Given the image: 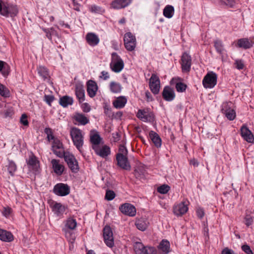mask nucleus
I'll return each instance as SVG.
<instances>
[{
    "mask_svg": "<svg viewBox=\"0 0 254 254\" xmlns=\"http://www.w3.org/2000/svg\"><path fill=\"white\" fill-rule=\"evenodd\" d=\"M70 136L74 145L81 152L84 143V133L79 128L72 127L70 130Z\"/></svg>",
    "mask_w": 254,
    "mask_h": 254,
    "instance_id": "f257e3e1",
    "label": "nucleus"
},
{
    "mask_svg": "<svg viewBox=\"0 0 254 254\" xmlns=\"http://www.w3.org/2000/svg\"><path fill=\"white\" fill-rule=\"evenodd\" d=\"M110 67L113 71L116 73L120 72L124 68V63L116 53L112 54Z\"/></svg>",
    "mask_w": 254,
    "mask_h": 254,
    "instance_id": "f03ea898",
    "label": "nucleus"
},
{
    "mask_svg": "<svg viewBox=\"0 0 254 254\" xmlns=\"http://www.w3.org/2000/svg\"><path fill=\"white\" fill-rule=\"evenodd\" d=\"M124 41L125 47L127 51H132L135 49L136 40L135 36L131 32H127L125 34Z\"/></svg>",
    "mask_w": 254,
    "mask_h": 254,
    "instance_id": "7ed1b4c3",
    "label": "nucleus"
},
{
    "mask_svg": "<svg viewBox=\"0 0 254 254\" xmlns=\"http://www.w3.org/2000/svg\"><path fill=\"white\" fill-rule=\"evenodd\" d=\"M26 163L29 170L34 174L39 172L40 162L38 158L33 154L29 155L26 159Z\"/></svg>",
    "mask_w": 254,
    "mask_h": 254,
    "instance_id": "20e7f679",
    "label": "nucleus"
},
{
    "mask_svg": "<svg viewBox=\"0 0 254 254\" xmlns=\"http://www.w3.org/2000/svg\"><path fill=\"white\" fill-rule=\"evenodd\" d=\"M189 202L187 200L175 204L173 210L174 214L177 216H181L188 211Z\"/></svg>",
    "mask_w": 254,
    "mask_h": 254,
    "instance_id": "39448f33",
    "label": "nucleus"
},
{
    "mask_svg": "<svg viewBox=\"0 0 254 254\" xmlns=\"http://www.w3.org/2000/svg\"><path fill=\"white\" fill-rule=\"evenodd\" d=\"M232 105L231 102H225L221 106L222 112L230 121L234 120L236 116L235 110L231 108Z\"/></svg>",
    "mask_w": 254,
    "mask_h": 254,
    "instance_id": "423d86ee",
    "label": "nucleus"
},
{
    "mask_svg": "<svg viewBox=\"0 0 254 254\" xmlns=\"http://www.w3.org/2000/svg\"><path fill=\"white\" fill-rule=\"evenodd\" d=\"M136 254H156V251L153 247H144L140 242H136L134 245Z\"/></svg>",
    "mask_w": 254,
    "mask_h": 254,
    "instance_id": "0eeeda50",
    "label": "nucleus"
},
{
    "mask_svg": "<svg viewBox=\"0 0 254 254\" xmlns=\"http://www.w3.org/2000/svg\"><path fill=\"white\" fill-rule=\"evenodd\" d=\"M63 157L67 163L68 167L72 172H76L79 170L77 161L74 156L69 152H66Z\"/></svg>",
    "mask_w": 254,
    "mask_h": 254,
    "instance_id": "6e6552de",
    "label": "nucleus"
},
{
    "mask_svg": "<svg viewBox=\"0 0 254 254\" xmlns=\"http://www.w3.org/2000/svg\"><path fill=\"white\" fill-rule=\"evenodd\" d=\"M52 150L54 154L60 158H63L64 154L66 153L64 151L62 142L57 138L54 139V140L53 141Z\"/></svg>",
    "mask_w": 254,
    "mask_h": 254,
    "instance_id": "1a4fd4ad",
    "label": "nucleus"
},
{
    "mask_svg": "<svg viewBox=\"0 0 254 254\" xmlns=\"http://www.w3.org/2000/svg\"><path fill=\"white\" fill-rule=\"evenodd\" d=\"M104 240L106 245L112 248L114 244L113 234L110 226H106L103 229Z\"/></svg>",
    "mask_w": 254,
    "mask_h": 254,
    "instance_id": "9d476101",
    "label": "nucleus"
},
{
    "mask_svg": "<svg viewBox=\"0 0 254 254\" xmlns=\"http://www.w3.org/2000/svg\"><path fill=\"white\" fill-rule=\"evenodd\" d=\"M53 191L59 196H65L69 193L70 188L67 184L59 183L55 186Z\"/></svg>",
    "mask_w": 254,
    "mask_h": 254,
    "instance_id": "9b49d317",
    "label": "nucleus"
},
{
    "mask_svg": "<svg viewBox=\"0 0 254 254\" xmlns=\"http://www.w3.org/2000/svg\"><path fill=\"white\" fill-rule=\"evenodd\" d=\"M119 209L124 214L130 217L134 216L136 213L135 207L131 204L128 203L121 205L119 207Z\"/></svg>",
    "mask_w": 254,
    "mask_h": 254,
    "instance_id": "f8f14e48",
    "label": "nucleus"
},
{
    "mask_svg": "<svg viewBox=\"0 0 254 254\" xmlns=\"http://www.w3.org/2000/svg\"><path fill=\"white\" fill-rule=\"evenodd\" d=\"M149 88L152 92L157 94L160 90V85L159 77L155 74H152L149 80Z\"/></svg>",
    "mask_w": 254,
    "mask_h": 254,
    "instance_id": "ddd939ff",
    "label": "nucleus"
},
{
    "mask_svg": "<svg viewBox=\"0 0 254 254\" xmlns=\"http://www.w3.org/2000/svg\"><path fill=\"white\" fill-rule=\"evenodd\" d=\"M18 12L17 6L11 4H3L2 15L5 17L15 16Z\"/></svg>",
    "mask_w": 254,
    "mask_h": 254,
    "instance_id": "4468645a",
    "label": "nucleus"
},
{
    "mask_svg": "<svg viewBox=\"0 0 254 254\" xmlns=\"http://www.w3.org/2000/svg\"><path fill=\"white\" fill-rule=\"evenodd\" d=\"M93 149L97 155L102 158L107 157L111 153L110 148L106 145L95 146Z\"/></svg>",
    "mask_w": 254,
    "mask_h": 254,
    "instance_id": "2eb2a0df",
    "label": "nucleus"
},
{
    "mask_svg": "<svg viewBox=\"0 0 254 254\" xmlns=\"http://www.w3.org/2000/svg\"><path fill=\"white\" fill-rule=\"evenodd\" d=\"M181 64L183 71L189 72L191 64L190 56L186 53H184L182 56Z\"/></svg>",
    "mask_w": 254,
    "mask_h": 254,
    "instance_id": "dca6fc26",
    "label": "nucleus"
},
{
    "mask_svg": "<svg viewBox=\"0 0 254 254\" xmlns=\"http://www.w3.org/2000/svg\"><path fill=\"white\" fill-rule=\"evenodd\" d=\"M162 95L163 98L168 102L172 101L176 97L174 90L168 86L164 88Z\"/></svg>",
    "mask_w": 254,
    "mask_h": 254,
    "instance_id": "f3484780",
    "label": "nucleus"
},
{
    "mask_svg": "<svg viewBox=\"0 0 254 254\" xmlns=\"http://www.w3.org/2000/svg\"><path fill=\"white\" fill-rule=\"evenodd\" d=\"M131 2V0H114L110 4V7L114 9H120L127 7Z\"/></svg>",
    "mask_w": 254,
    "mask_h": 254,
    "instance_id": "a211bd4d",
    "label": "nucleus"
},
{
    "mask_svg": "<svg viewBox=\"0 0 254 254\" xmlns=\"http://www.w3.org/2000/svg\"><path fill=\"white\" fill-rule=\"evenodd\" d=\"M54 172L58 176H61L64 172V167L59 160L53 159L51 161Z\"/></svg>",
    "mask_w": 254,
    "mask_h": 254,
    "instance_id": "6ab92c4d",
    "label": "nucleus"
},
{
    "mask_svg": "<svg viewBox=\"0 0 254 254\" xmlns=\"http://www.w3.org/2000/svg\"><path fill=\"white\" fill-rule=\"evenodd\" d=\"M117 165L122 169L129 170L130 169V166L128 162L127 156L122 155H116Z\"/></svg>",
    "mask_w": 254,
    "mask_h": 254,
    "instance_id": "aec40b11",
    "label": "nucleus"
},
{
    "mask_svg": "<svg viewBox=\"0 0 254 254\" xmlns=\"http://www.w3.org/2000/svg\"><path fill=\"white\" fill-rule=\"evenodd\" d=\"M136 116L143 122H151L154 119L153 114L144 110H139L137 113Z\"/></svg>",
    "mask_w": 254,
    "mask_h": 254,
    "instance_id": "412c9836",
    "label": "nucleus"
},
{
    "mask_svg": "<svg viewBox=\"0 0 254 254\" xmlns=\"http://www.w3.org/2000/svg\"><path fill=\"white\" fill-rule=\"evenodd\" d=\"M253 45V42L251 40L247 38L239 39L236 42L233 43V45L235 47L245 49L251 48Z\"/></svg>",
    "mask_w": 254,
    "mask_h": 254,
    "instance_id": "4be33fe9",
    "label": "nucleus"
},
{
    "mask_svg": "<svg viewBox=\"0 0 254 254\" xmlns=\"http://www.w3.org/2000/svg\"><path fill=\"white\" fill-rule=\"evenodd\" d=\"M241 134L244 139L249 143H253L254 136L250 130L245 126L241 128Z\"/></svg>",
    "mask_w": 254,
    "mask_h": 254,
    "instance_id": "5701e85b",
    "label": "nucleus"
},
{
    "mask_svg": "<svg viewBox=\"0 0 254 254\" xmlns=\"http://www.w3.org/2000/svg\"><path fill=\"white\" fill-rule=\"evenodd\" d=\"M87 43L91 46L97 45L100 41L98 36L94 33H88L85 37Z\"/></svg>",
    "mask_w": 254,
    "mask_h": 254,
    "instance_id": "b1692460",
    "label": "nucleus"
},
{
    "mask_svg": "<svg viewBox=\"0 0 254 254\" xmlns=\"http://www.w3.org/2000/svg\"><path fill=\"white\" fill-rule=\"evenodd\" d=\"M97 90L98 86L95 81L90 80L87 82V91L90 97H94L96 95Z\"/></svg>",
    "mask_w": 254,
    "mask_h": 254,
    "instance_id": "393cba45",
    "label": "nucleus"
},
{
    "mask_svg": "<svg viewBox=\"0 0 254 254\" xmlns=\"http://www.w3.org/2000/svg\"><path fill=\"white\" fill-rule=\"evenodd\" d=\"M102 140L99 133L94 130H91L90 132V140L92 143V149L96 146H99Z\"/></svg>",
    "mask_w": 254,
    "mask_h": 254,
    "instance_id": "a878e982",
    "label": "nucleus"
},
{
    "mask_svg": "<svg viewBox=\"0 0 254 254\" xmlns=\"http://www.w3.org/2000/svg\"><path fill=\"white\" fill-rule=\"evenodd\" d=\"M127 98L126 96H121L116 98L113 101V106L116 109L123 108L127 103Z\"/></svg>",
    "mask_w": 254,
    "mask_h": 254,
    "instance_id": "bb28decb",
    "label": "nucleus"
},
{
    "mask_svg": "<svg viewBox=\"0 0 254 254\" xmlns=\"http://www.w3.org/2000/svg\"><path fill=\"white\" fill-rule=\"evenodd\" d=\"M217 81V74L212 72H207V88H212L216 84Z\"/></svg>",
    "mask_w": 254,
    "mask_h": 254,
    "instance_id": "cd10ccee",
    "label": "nucleus"
},
{
    "mask_svg": "<svg viewBox=\"0 0 254 254\" xmlns=\"http://www.w3.org/2000/svg\"><path fill=\"white\" fill-rule=\"evenodd\" d=\"M73 119L78 125H85L89 122V119L83 114L76 113L74 114Z\"/></svg>",
    "mask_w": 254,
    "mask_h": 254,
    "instance_id": "c85d7f7f",
    "label": "nucleus"
},
{
    "mask_svg": "<svg viewBox=\"0 0 254 254\" xmlns=\"http://www.w3.org/2000/svg\"><path fill=\"white\" fill-rule=\"evenodd\" d=\"M149 138L156 147L159 148L161 146L162 140L159 135L156 132L151 130L149 132Z\"/></svg>",
    "mask_w": 254,
    "mask_h": 254,
    "instance_id": "c756f323",
    "label": "nucleus"
},
{
    "mask_svg": "<svg viewBox=\"0 0 254 254\" xmlns=\"http://www.w3.org/2000/svg\"><path fill=\"white\" fill-rule=\"evenodd\" d=\"M0 240L3 242H10L13 240V236L9 231L0 229Z\"/></svg>",
    "mask_w": 254,
    "mask_h": 254,
    "instance_id": "7c9ffc66",
    "label": "nucleus"
},
{
    "mask_svg": "<svg viewBox=\"0 0 254 254\" xmlns=\"http://www.w3.org/2000/svg\"><path fill=\"white\" fill-rule=\"evenodd\" d=\"M148 222L145 218H141L137 220L135 222V225L137 228L141 231H144L146 229L148 225Z\"/></svg>",
    "mask_w": 254,
    "mask_h": 254,
    "instance_id": "2f4dec72",
    "label": "nucleus"
},
{
    "mask_svg": "<svg viewBox=\"0 0 254 254\" xmlns=\"http://www.w3.org/2000/svg\"><path fill=\"white\" fill-rule=\"evenodd\" d=\"M75 94L79 102L84 101V90L82 85H77L75 87Z\"/></svg>",
    "mask_w": 254,
    "mask_h": 254,
    "instance_id": "473e14b6",
    "label": "nucleus"
},
{
    "mask_svg": "<svg viewBox=\"0 0 254 254\" xmlns=\"http://www.w3.org/2000/svg\"><path fill=\"white\" fill-rule=\"evenodd\" d=\"M65 210L64 206L60 203H56L53 206V211L59 216L62 215Z\"/></svg>",
    "mask_w": 254,
    "mask_h": 254,
    "instance_id": "72a5a7b5",
    "label": "nucleus"
},
{
    "mask_svg": "<svg viewBox=\"0 0 254 254\" xmlns=\"http://www.w3.org/2000/svg\"><path fill=\"white\" fill-rule=\"evenodd\" d=\"M73 104L72 98L68 96H64L61 98L60 99V104L63 107H66L68 105H71Z\"/></svg>",
    "mask_w": 254,
    "mask_h": 254,
    "instance_id": "f704fd0d",
    "label": "nucleus"
},
{
    "mask_svg": "<svg viewBox=\"0 0 254 254\" xmlns=\"http://www.w3.org/2000/svg\"><path fill=\"white\" fill-rule=\"evenodd\" d=\"M174 14V7L171 5H167L163 9V15L168 18H171Z\"/></svg>",
    "mask_w": 254,
    "mask_h": 254,
    "instance_id": "c9c22d12",
    "label": "nucleus"
},
{
    "mask_svg": "<svg viewBox=\"0 0 254 254\" xmlns=\"http://www.w3.org/2000/svg\"><path fill=\"white\" fill-rule=\"evenodd\" d=\"M159 248L165 254H168L170 250V243L167 240H162L159 246Z\"/></svg>",
    "mask_w": 254,
    "mask_h": 254,
    "instance_id": "e433bc0d",
    "label": "nucleus"
},
{
    "mask_svg": "<svg viewBox=\"0 0 254 254\" xmlns=\"http://www.w3.org/2000/svg\"><path fill=\"white\" fill-rule=\"evenodd\" d=\"M122 88V86L119 83L112 81L110 84V89L113 93H120Z\"/></svg>",
    "mask_w": 254,
    "mask_h": 254,
    "instance_id": "4c0bfd02",
    "label": "nucleus"
},
{
    "mask_svg": "<svg viewBox=\"0 0 254 254\" xmlns=\"http://www.w3.org/2000/svg\"><path fill=\"white\" fill-rule=\"evenodd\" d=\"M65 227L70 230H74L77 225L76 221L73 218H68L67 219L65 223Z\"/></svg>",
    "mask_w": 254,
    "mask_h": 254,
    "instance_id": "58836bf2",
    "label": "nucleus"
},
{
    "mask_svg": "<svg viewBox=\"0 0 254 254\" xmlns=\"http://www.w3.org/2000/svg\"><path fill=\"white\" fill-rule=\"evenodd\" d=\"M90 11L92 13L102 14L105 12V9L99 6L96 5H92L89 7Z\"/></svg>",
    "mask_w": 254,
    "mask_h": 254,
    "instance_id": "ea45409f",
    "label": "nucleus"
},
{
    "mask_svg": "<svg viewBox=\"0 0 254 254\" xmlns=\"http://www.w3.org/2000/svg\"><path fill=\"white\" fill-rule=\"evenodd\" d=\"M0 95L3 97H8L10 96V91L9 89L4 85L0 83Z\"/></svg>",
    "mask_w": 254,
    "mask_h": 254,
    "instance_id": "a19ab883",
    "label": "nucleus"
},
{
    "mask_svg": "<svg viewBox=\"0 0 254 254\" xmlns=\"http://www.w3.org/2000/svg\"><path fill=\"white\" fill-rule=\"evenodd\" d=\"M7 169L9 174L11 176H13L14 173L17 170V166L15 163L11 160H8V164L7 165Z\"/></svg>",
    "mask_w": 254,
    "mask_h": 254,
    "instance_id": "79ce46f5",
    "label": "nucleus"
},
{
    "mask_svg": "<svg viewBox=\"0 0 254 254\" xmlns=\"http://www.w3.org/2000/svg\"><path fill=\"white\" fill-rule=\"evenodd\" d=\"M145 170L142 166L137 167L134 170V175L136 178H141L144 176Z\"/></svg>",
    "mask_w": 254,
    "mask_h": 254,
    "instance_id": "37998d69",
    "label": "nucleus"
},
{
    "mask_svg": "<svg viewBox=\"0 0 254 254\" xmlns=\"http://www.w3.org/2000/svg\"><path fill=\"white\" fill-rule=\"evenodd\" d=\"M170 187L167 185H162L157 188V191L161 194H166L170 190Z\"/></svg>",
    "mask_w": 254,
    "mask_h": 254,
    "instance_id": "c03bdc74",
    "label": "nucleus"
},
{
    "mask_svg": "<svg viewBox=\"0 0 254 254\" xmlns=\"http://www.w3.org/2000/svg\"><path fill=\"white\" fill-rule=\"evenodd\" d=\"M214 46L219 53L221 54L224 51L223 46L221 41L216 40L214 42Z\"/></svg>",
    "mask_w": 254,
    "mask_h": 254,
    "instance_id": "a18cd8bd",
    "label": "nucleus"
},
{
    "mask_svg": "<svg viewBox=\"0 0 254 254\" xmlns=\"http://www.w3.org/2000/svg\"><path fill=\"white\" fill-rule=\"evenodd\" d=\"M38 73L44 78H46L48 75V70L44 66H40L38 68Z\"/></svg>",
    "mask_w": 254,
    "mask_h": 254,
    "instance_id": "49530a36",
    "label": "nucleus"
},
{
    "mask_svg": "<svg viewBox=\"0 0 254 254\" xmlns=\"http://www.w3.org/2000/svg\"><path fill=\"white\" fill-rule=\"evenodd\" d=\"M187 85L184 83L179 82L176 84V89L179 92H183L186 91L187 88Z\"/></svg>",
    "mask_w": 254,
    "mask_h": 254,
    "instance_id": "de8ad7c7",
    "label": "nucleus"
},
{
    "mask_svg": "<svg viewBox=\"0 0 254 254\" xmlns=\"http://www.w3.org/2000/svg\"><path fill=\"white\" fill-rule=\"evenodd\" d=\"M65 236L70 243H73L75 239L74 234L69 231H66L65 232Z\"/></svg>",
    "mask_w": 254,
    "mask_h": 254,
    "instance_id": "09e8293b",
    "label": "nucleus"
},
{
    "mask_svg": "<svg viewBox=\"0 0 254 254\" xmlns=\"http://www.w3.org/2000/svg\"><path fill=\"white\" fill-rule=\"evenodd\" d=\"M116 196L115 193L113 190H108L106 191L105 199L108 200H113Z\"/></svg>",
    "mask_w": 254,
    "mask_h": 254,
    "instance_id": "8fccbe9b",
    "label": "nucleus"
},
{
    "mask_svg": "<svg viewBox=\"0 0 254 254\" xmlns=\"http://www.w3.org/2000/svg\"><path fill=\"white\" fill-rule=\"evenodd\" d=\"M127 150L126 147L123 145H120L119 152L117 154V155L127 156Z\"/></svg>",
    "mask_w": 254,
    "mask_h": 254,
    "instance_id": "3c124183",
    "label": "nucleus"
},
{
    "mask_svg": "<svg viewBox=\"0 0 254 254\" xmlns=\"http://www.w3.org/2000/svg\"><path fill=\"white\" fill-rule=\"evenodd\" d=\"M44 31L46 33V37L50 40H52V36L55 33V30L53 28L50 29H43Z\"/></svg>",
    "mask_w": 254,
    "mask_h": 254,
    "instance_id": "603ef678",
    "label": "nucleus"
},
{
    "mask_svg": "<svg viewBox=\"0 0 254 254\" xmlns=\"http://www.w3.org/2000/svg\"><path fill=\"white\" fill-rule=\"evenodd\" d=\"M235 65L238 69H242L244 67V62L241 60H236L235 62Z\"/></svg>",
    "mask_w": 254,
    "mask_h": 254,
    "instance_id": "864d4df0",
    "label": "nucleus"
},
{
    "mask_svg": "<svg viewBox=\"0 0 254 254\" xmlns=\"http://www.w3.org/2000/svg\"><path fill=\"white\" fill-rule=\"evenodd\" d=\"M54 100V97L51 95H45L44 101L49 105L51 106L52 102Z\"/></svg>",
    "mask_w": 254,
    "mask_h": 254,
    "instance_id": "5fc2aeb1",
    "label": "nucleus"
},
{
    "mask_svg": "<svg viewBox=\"0 0 254 254\" xmlns=\"http://www.w3.org/2000/svg\"><path fill=\"white\" fill-rule=\"evenodd\" d=\"M12 212V209L9 207H3L2 210V214L6 217H8L10 215Z\"/></svg>",
    "mask_w": 254,
    "mask_h": 254,
    "instance_id": "6e6d98bb",
    "label": "nucleus"
},
{
    "mask_svg": "<svg viewBox=\"0 0 254 254\" xmlns=\"http://www.w3.org/2000/svg\"><path fill=\"white\" fill-rule=\"evenodd\" d=\"M1 74L4 77H7L10 72V67L9 66L6 64L5 65L3 69H2V71H0Z\"/></svg>",
    "mask_w": 254,
    "mask_h": 254,
    "instance_id": "4d7b16f0",
    "label": "nucleus"
},
{
    "mask_svg": "<svg viewBox=\"0 0 254 254\" xmlns=\"http://www.w3.org/2000/svg\"><path fill=\"white\" fill-rule=\"evenodd\" d=\"M20 123L25 126H28L29 123L27 120V116L26 114H23L20 118Z\"/></svg>",
    "mask_w": 254,
    "mask_h": 254,
    "instance_id": "13d9d810",
    "label": "nucleus"
},
{
    "mask_svg": "<svg viewBox=\"0 0 254 254\" xmlns=\"http://www.w3.org/2000/svg\"><path fill=\"white\" fill-rule=\"evenodd\" d=\"M242 249L246 254H253V252L251 250L250 247L248 245H243L242 246Z\"/></svg>",
    "mask_w": 254,
    "mask_h": 254,
    "instance_id": "bf43d9fd",
    "label": "nucleus"
},
{
    "mask_svg": "<svg viewBox=\"0 0 254 254\" xmlns=\"http://www.w3.org/2000/svg\"><path fill=\"white\" fill-rule=\"evenodd\" d=\"M81 108L82 109V111L85 113L89 112L91 110L90 106L87 103H83L81 105Z\"/></svg>",
    "mask_w": 254,
    "mask_h": 254,
    "instance_id": "052dcab7",
    "label": "nucleus"
},
{
    "mask_svg": "<svg viewBox=\"0 0 254 254\" xmlns=\"http://www.w3.org/2000/svg\"><path fill=\"white\" fill-rule=\"evenodd\" d=\"M101 75L100 76V78H102L104 80H106L110 78L109 73L106 71H102L101 73Z\"/></svg>",
    "mask_w": 254,
    "mask_h": 254,
    "instance_id": "680f3d73",
    "label": "nucleus"
},
{
    "mask_svg": "<svg viewBox=\"0 0 254 254\" xmlns=\"http://www.w3.org/2000/svg\"><path fill=\"white\" fill-rule=\"evenodd\" d=\"M196 213L197 216L201 218L204 215V211L202 208L198 207L196 209Z\"/></svg>",
    "mask_w": 254,
    "mask_h": 254,
    "instance_id": "e2e57ef3",
    "label": "nucleus"
},
{
    "mask_svg": "<svg viewBox=\"0 0 254 254\" xmlns=\"http://www.w3.org/2000/svg\"><path fill=\"white\" fill-rule=\"evenodd\" d=\"M145 96L147 101H150L152 100V95L148 91L145 92Z\"/></svg>",
    "mask_w": 254,
    "mask_h": 254,
    "instance_id": "0e129e2a",
    "label": "nucleus"
},
{
    "mask_svg": "<svg viewBox=\"0 0 254 254\" xmlns=\"http://www.w3.org/2000/svg\"><path fill=\"white\" fill-rule=\"evenodd\" d=\"M112 110L109 107H105L104 108V113L106 115L110 116V114L112 113Z\"/></svg>",
    "mask_w": 254,
    "mask_h": 254,
    "instance_id": "69168bd1",
    "label": "nucleus"
},
{
    "mask_svg": "<svg viewBox=\"0 0 254 254\" xmlns=\"http://www.w3.org/2000/svg\"><path fill=\"white\" fill-rule=\"evenodd\" d=\"M73 5H74V9H75L76 11H79L80 8H79V5L75 1V0H72Z\"/></svg>",
    "mask_w": 254,
    "mask_h": 254,
    "instance_id": "338daca9",
    "label": "nucleus"
},
{
    "mask_svg": "<svg viewBox=\"0 0 254 254\" xmlns=\"http://www.w3.org/2000/svg\"><path fill=\"white\" fill-rule=\"evenodd\" d=\"M44 131L45 133L47 134V135L49 134L51 135V134L53 133L52 130L51 129V128L49 127H46Z\"/></svg>",
    "mask_w": 254,
    "mask_h": 254,
    "instance_id": "774afa93",
    "label": "nucleus"
}]
</instances>
